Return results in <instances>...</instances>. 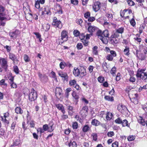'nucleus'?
Listing matches in <instances>:
<instances>
[{"mask_svg":"<svg viewBox=\"0 0 147 147\" xmlns=\"http://www.w3.org/2000/svg\"><path fill=\"white\" fill-rule=\"evenodd\" d=\"M96 35L103 43L105 44L107 43L108 40L107 37L108 38L109 36L107 30H105L102 32L101 30H98L96 33Z\"/></svg>","mask_w":147,"mask_h":147,"instance_id":"1","label":"nucleus"},{"mask_svg":"<svg viewBox=\"0 0 147 147\" xmlns=\"http://www.w3.org/2000/svg\"><path fill=\"white\" fill-rule=\"evenodd\" d=\"M61 38L59 37L58 38L57 41L59 45H61L68 40V36L67 32L65 30H63L61 33Z\"/></svg>","mask_w":147,"mask_h":147,"instance_id":"2","label":"nucleus"},{"mask_svg":"<svg viewBox=\"0 0 147 147\" xmlns=\"http://www.w3.org/2000/svg\"><path fill=\"white\" fill-rule=\"evenodd\" d=\"M144 70H138L136 74V76L138 78H140L143 80H145L147 78V74L143 72Z\"/></svg>","mask_w":147,"mask_h":147,"instance_id":"3","label":"nucleus"},{"mask_svg":"<svg viewBox=\"0 0 147 147\" xmlns=\"http://www.w3.org/2000/svg\"><path fill=\"white\" fill-rule=\"evenodd\" d=\"M37 97L36 92L33 89H32L31 92L29 95V98L30 100L31 101H34L36 99Z\"/></svg>","mask_w":147,"mask_h":147,"instance_id":"4","label":"nucleus"},{"mask_svg":"<svg viewBox=\"0 0 147 147\" xmlns=\"http://www.w3.org/2000/svg\"><path fill=\"white\" fill-rule=\"evenodd\" d=\"M52 25L59 29H61L62 27L61 22L59 20H58L56 17H54L53 18V21Z\"/></svg>","mask_w":147,"mask_h":147,"instance_id":"5","label":"nucleus"},{"mask_svg":"<svg viewBox=\"0 0 147 147\" xmlns=\"http://www.w3.org/2000/svg\"><path fill=\"white\" fill-rule=\"evenodd\" d=\"M4 7L1 5H0V22L5 20L6 19L4 16L5 14L4 12Z\"/></svg>","mask_w":147,"mask_h":147,"instance_id":"6","label":"nucleus"},{"mask_svg":"<svg viewBox=\"0 0 147 147\" xmlns=\"http://www.w3.org/2000/svg\"><path fill=\"white\" fill-rule=\"evenodd\" d=\"M119 42V38H117L113 36H111V43L115 46Z\"/></svg>","mask_w":147,"mask_h":147,"instance_id":"7","label":"nucleus"},{"mask_svg":"<svg viewBox=\"0 0 147 147\" xmlns=\"http://www.w3.org/2000/svg\"><path fill=\"white\" fill-rule=\"evenodd\" d=\"M101 4L100 2H95L93 5V8L94 10L96 12L98 11L100 8Z\"/></svg>","mask_w":147,"mask_h":147,"instance_id":"8","label":"nucleus"},{"mask_svg":"<svg viewBox=\"0 0 147 147\" xmlns=\"http://www.w3.org/2000/svg\"><path fill=\"white\" fill-rule=\"evenodd\" d=\"M138 96V94H135L133 95V97L131 98H130V100L131 102H133L135 104H137L138 103V102L137 99Z\"/></svg>","mask_w":147,"mask_h":147,"instance_id":"9","label":"nucleus"},{"mask_svg":"<svg viewBox=\"0 0 147 147\" xmlns=\"http://www.w3.org/2000/svg\"><path fill=\"white\" fill-rule=\"evenodd\" d=\"M27 123L28 124L29 123L30 127H34L35 125L34 121L33 120L30 121V118L28 114L27 115Z\"/></svg>","mask_w":147,"mask_h":147,"instance_id":"10","label":"nucleus"},{"mask_svg":"<svg viewBox=\"0 0 147 147\" xmlns=\"http://www.w3.org/2000/svg\"><path fill=\"white\" fill-rule=\"evenodd\" d=\"M38 76L41 81L43 82H46L47 81L48 77L45 75L39 73Z\"/></svg>","mask_w":147,"mask_h":147,"instance_id":"11","label":"nucleus"},{"mask_svg":"<svg viewBox=\"0 0 147 147\" xmlns=\"http://www.w3.org/2000/svg\"><path fill=\"white\" fill-rule=\"evenodd\" d=\"M18 33L19 31L18 30H16L13 32H10L9 34L11 37L12 38H16L17 36Z\"/></svg>","mask_w":147,"mask_h":147,"instance_id":"12","label":"nucleus"},{"mask_svg":"<svg viewBox=\"0 0 147 147\" xmlns=\"http://www.w3.org/2000/svg\"><path fill=\"white\" fill-rule=\"evenodd\" d=\"M58 74L59 76L64 79V80L67 81L68 77L66 73L63 72H59L58 73Z\"/></svg>","mask_w":147,"mask_h":147,"instance_id":"13","label":"nucleus"},{"mask_svg":"<svg viewBox=\"0 0 147 147\" xmlns=\"http://www.w3.org/2000/svg\"><path fill=\"white\" fill-rule=\"evenodd\" d=\"M121 113L123 115L126 116L128 115L129 113V111L126 107L125 106L123 107V108L121 110Z\"/></svg>","mask_w":147,"mask_h":147,"instance_id":"14","label":"nucleus"},{"mask_svg":"<svg viewBox=\"0 0 147 147\" xmlns=\"http://www.w3.org/2000/svg\"><path fill=\"white\" fill-rule=\"evenodd\" d=\"M56 107L59 110L61 111L63 114H64L65 111L64 110V108L62 105L61 104H58L56 105Z\"/></svg>","mask_w":147,"mask_h":147,"instance_id":"15","label":"nucleus"},{"mask_svg":"<svg viewBox=\"0 0 147 147\" xmlns=\"http://www.w3.org/2000/svg\"><path fill=\"white\" fill-rule=\"evenodd\" d=\"M42 28L43 30L45 32H47L50 28V25L48 23H47L43 25H42Z\"/></svg>","mask_w":147,"mask_h":147,"instance_id":"16","label":"nucleus"},{"mask_svg":"<svg viewBox=\"0 0 147 147\" xmlns=\"http://www.w3.org/2000/svg\"><path fill=\"white\" fill-rule=\"evenodd\" d=\"M140 51H143L145 54H147V47L145 46L141 45L139 46Z\"/></svg>","mask_w":147,"mask_h":147,"instance_id":"17","label":"nucleus"},{"mask_svg":"<svg viewBox=\"0 0 147 147\" xmlns=\"http://www.w3.org/2000/svg\"><path fill=\"white\" fill-rule=\"evenodd\" d=\"M138 51L137 50L136 51V55L138 57V59H140L141 60H144L145 57V55L144 54L141 53L139 55V56H138Z\"/></svg>","mask_w":147,"mask_h":147,"instance_id":"18","label":"nucleus"},{"mask_svg":"<svg viewBox=\"0 0 147 147\" xmlns=\"http://www.w3.org/2000/svg\"><path fill=\"white\" fill-rule=\"evenodd\" d=\"M42 13L46 14H51V12L49 7L47 6L44 8V10Z\"/></svg>","mask_w":147,"mask_h":147,"instance_id":"19","label":"nucleus"},{"mask_svg":"<svg viewBox=\"0 0 147 147\" xmlns=\"http://www.w3.org/2000/svg\"><path fill=\"white\" fill-rule=\"evenodd\" d=\"M96 27L94 26H89L88 28V30L89 32L92 33L94 32L95 30Z\"/></svg>","mask_w":147,"mask_h":147,"instance_id":"20","label":"nucleus"},{"mask_svg":"<svg viewBox=\"0 0 147 147\" xmlns=\"http://www.w3.org/2000/svg\"><path fill=\"white\" fill-rule=\"evenodd\" d=\"M91 123L92 125L96 126L99 125L100 124V122L96 119L92 120L91 122Z\"/></svg>","mask_w":147,"mask_h":147,"instance_id":"21","label":"nucleus"},{"mask_svg":"<svg viewBox=\"0 0 147 147\" xmlns=\"http://www.w3.org/2000/svg\"><path fill=\"white\" fill-rule=\"evenodd\" d=\"M73 73L75 76H78L80 73L79 69L77 68H76H76H74L73 71Z\"/></svg>","mask_w":147,"mask_h":147,"instance_id":"22","label":"nucleus"},{"mask_svg":"<svg viewBox=\"0 0 147 147\" xmlns=\"http://www.w3.org/2000/svg\"><path fill=\"white\" fill-rule=\"evenodd\" d=\"M61 89L59 88H57L55 90V94L56 96L61 95Z\"/></svg>","mask_w":147,"mask_h":147,"instance_id":"23","label":"nucleus"},{"mask_svg":"<svg viewBox=\"0 0 147 147\" xmlns=\"http://www.w3.org/2000/svg\"><path fill=\"white\" fill-rule=\"evenodd\" d=\"M90 129V127L88 125H85L82 128V131L85 132L88 131Z\"/></svg>","mask_w":147,"mask_h":147,"instance_id":"24","label":"nucleus"},{"mask_svg":"<svg viewBox=\"0 0 147 147\" xmlns=\"http://www.w3.org/2000/svg\"><path fill=\"white\" fill-rule=\"evenodd\" d=\"M15 112L17 114H22L23 113V111L21 108L19 107H17L15 109Z\"/></svg>","mask_w":147,"mask_h":147,"instance_id":"25","label":"nucleus"},{"mask_svg":"<svg viewBox=\"0 0 147 147\" xmlns=\"http://www.w3.org/2000/svg\"><path fill=\"white\" fill-rule=\"evenodd\" d=\"M124 28L123 27H121L116 30V32L120 34L121 36H122V34L123 32Z\"/></svg>","mask_w":147,"mask_h":147,"instance_id":"26","label":"nucleus"},{"mask_svg":"<svg viewBox=\"0 0 147 147\" xmlns=\"http://www.w3.org/2000/svg\"><path fill=\"white\" fill-rule=\"evenodd\" d=\"M9 58L13 60V62L15 60H16V57L15 55L12 53H10L9 54Z\"/></svg>","mask_w":147,"mask_h":147,"instance_id":"27","label":"nucleus"},{"mask_svg":"<svg viewBox=\"0 0 147 147\" xmlns=\"http://www.w3.org/2000/svg\"><path fill=\"white\" fill-rule=\"evenodd\" d=\"M112 117V113L108 112L106 114V118L107 120H109L111 119Z\"/></svg>","mask_w":147,"mask_h":147,"instance_id":"28","label":"nucleus"},{"mask_svg":"<svg viewBox=\"0 0 147 147\" xmlns=\"http://www.w3.org/2000/svg\"><path fill=\"white\" fill-rule=\"evenodd\" d=\"M68 146L69 147H77V144L74 141L72 142H71L69 143Z\"/></svg>","mask_w":147,"mask_h":147,"instance_id":"29","label":"nucleus"},{"mask_svg":"<svg viewBox=\"0 0 147 147\" xmlns=\"http://www.w3.org/2000/svg\"><path fill=\"white\" fill-rule=\"evenodd\" d=\"M129 51V48L127 47H126L125 49H124L123 51L124 54L127 55H129L130 54Z\"/></svg>","mask_w":147,"mask_h":147,"instance_id":"30","label":"nucleus"},{"mask_svg":"<svg viewBox=\"0 0 147 147\" xmlns=\"http://www.w3.org/2000/svg\"><path fill=\"white\" fill-rule=\"evenodd\" d=\"M122 124L123 127L127 126L129 127V125H128V122L127 120L125 119L122 121Z\"/></svg>","mask_w":147,"mask_h":147,"instance_id":"31","label":"nucleus"},{"mask_svg":"<svg viewBox=\"0 0 147 147\" xmlns=\"http://www.w3.org/2000/svg\"><path fill=\"white\" fill-rule=\"evenodd\" d=\"M69 83L70 86L74 87L76 84V82L75 80H70Z\"/></svg>","mask_w":147,"mask_h":147,"instance_id":"32","label":"nucleus"},{"mask_svg":"<svg viewBox=\"0 0 147 147\" xmlns=\"http://www.w3.org/2000/svg\"><path fill=\"white\" fill-rule=\"evenodd\" d=\"M53 123H51L49 124V126L48 131L50 132L52 131L54 129L53 128Z\"/></svg>","mask_w":147,"mask_h":147,"instance_id":"33","label":"nucleus"},{"mask_svg":"<svg viewBox=\"0 0 147 147\" xmlns=\"http://www.w3.org/2000/svg\"><path fill=\"white\" fill-rule=\"evenodd\" d=\"M98 47L97 46H94L92 49L93 53L94 54L97 55L98 53L97 51Z\"/></svg>","mask_w":147,"mask_h":147,"instance_id":"34","label":"nucleus"},{"mask_svg":"<svg viewBox=\"0 0 147 147\" xmlns=\"http://www.w3.org/2000/svg\"><path fill=\"white\" fill-rule=\"evenodd\" d=\"M105 98L106 100L109 101H113L114 100L113 97L110 96H105Z\"/></svg>","mask_w":147,"mask_h":147,"instance_id":"35","label":"nucleus"},{"mask_svg":"<svg viewBox=\"0 0 147 147\" xmlns=\"http://www.w3.org/2000/svg\"><path fill=\"white\" fill-rule=\"evenodd\" d=\"M116 71V68L114 67H113L111 71V73L113 76H115V72Z\"/></svg>","mask_w":147,"mask_h":147,"instance_id":"36","label":"nucleus"},{"mask_svg":"<svg viewBox=\"0 0 147 147\" xmlns=\"http://www.w3.org/2000/svg\"><path fill=\"white\" fill-rule=\"evenodd\" d=\"M0 63L1 64H6L7 61L5 58H2L0 59Z\"/></svg>","mask_w":147,"mask_h":147,"instance_id":"37","label":"nucleus"},{"mask_svg":"<svg viewBox=\"0 0 147 147\" xmlns=\"http://www.w3.org/2000/svg\"><path fill=\"white\" fill-rule=\"evenodd\" d=\"M13 70L14 72L17 74L19 73V69L17 66L15 65L13 67Z\"/></svg>","mask_w":147,"mask_h":147,"instance_id":"38","label":"nucleus"},{"mask_svg":"<svg viewBox=\"0 0 147 147\" xmlns=\"http://www.w3.org/2000/svg\"><path fill=\"white\" fill-rule=\"evenodd\" d=\"M135 138V136L133 135L130 136L127 138L128 140L129 141H131L134 140Z\"/></svg>","mask_w":147,"mask_h":147,"instance_id":"39","label":"nucleus"},{"mask_svg":"<svg viewBox=\"0 0 147 147\" xmlns=\"http://www.w3.org/2000/svg\"><path fill=\"white\" fill-rule=\"evenodd\" d=\"M81 41L85 46H86L88 45V41L87 40L82 39Z\"/></svg>","mask_w":147,"mask_h":147,"instance_id":"40","label":"nucleus"},{"mask_svg":"<svg viewBox=\"0 0 147 147\" xmlns=\"http://www.w3.org/2000/svg\"><path fill=\"white\" fill-rule=\"evenodd\" d=\"M104 78L102 76H100L98 78V81L100 83H102L104 81Z\"/></svg>","mask_w":147,"mask_h":147,"instance_id":"41","label":"nucleus"},{"mask_svg":"<svg viewBox=\"0 0 147 147\" xmlns=\"http://www.w3.org/2000/svg\"><path fill=\"white\" fill-rule=\"evenodd\" d=\"M140 118V121L139 122V123L143 126H144L146 123L147 125V124L145 123L144 120L142 117H141Z\"/></svg>","mask_w":147,"mask_h":147,"instance_id":"42","label":"nucleus"},{"mask_svg":"<svg viewBox=\"0 0 147 147\" xmlns=\"http://www.w3.org/2000/svg\"><path fill=\"white\" fill-rule=\"evenodd\" d=\"M86 71L85 70H82L80 73V76L81 77H83L86 75Z\"/></svg>","mask_w":147,"mask_h":147,"instance_id":"43","label":"nucleus"},{"mask_svg":"<svg viewBox=\"0 0 147 147\" xmlns=\"http://www.w3.org/2000/svg\"><path fill=\"white\" fill-rule=\"evenodd\" d=\"M112 36H113L117 38H119V37H121L120 34L116 32L114 33V35H112Z\"/></svg>","mask_w":147,"mask_h":147,"instance_id":"44","label":"nucleus"},{"mask_svg":"<svg viewBox=\"0 0 147 147\" xmlns=\"http://www.w3.org/2000/svg\"><path fill=\"white\" fill-rule=\"evenodd\" d=\"M127 1L128 4L130 6L134 5L135 4L134 2L132 0H128Z\"/></svg>","mask_w":147,"mask_h":147,"instance_id":"45","label":"nucleus"},{"mask_svg":"<svg viewBox=\"0 0 147 147\" xmlns=\"http://www.w3.org/2000/svg\"><path fill=\"white\" fill-rule=\"evenodd\" d=\"M130 23L133 26H134L136 25V22L134 19L133 18L130 21Z\"/></svg>","mask_w":147,"mask_h":147,"instance_id":"46","label":"nucleus"},{"mask_svg":"<svg viewBox=\"0 0 147 147\" xmlns=\"http://www.w3.org/2000/svg\"><path fill=\"white\" fill-rule=\"evenodd\" d=\"M40 3L38 1V0L36 1L35 4V7L37 9H39L40 8Z\"/></svg>","mask_w":147,"mask_h":147,"instance_id":"47","label":"nucleus"},{"mask_svg":"<svg viewBox=\"0 0 147 147\" xmlns=\"http://www.w3.org/2000/svg\"><path fill=\"white\" fill-rule=\"evenodd\" d=\"M83 47V46L82 43H78L76 46V47L78 50L81 49Z\"/></svg>","mask_w":147,"mask_h":147,"instance_id":"48","label":"nucleus"},{"mask_svg":"<svg viewBox=\"0 0 147 147\" xmlns=\"http://www.w3.org/2000/svg\"><path fill=\"white\" fill-rule=\"evenodd\" d=\"M93 138V140L94 141H96L97 140V135L96 133H92V134Z\"/></svg>","mask_w":147,"mask_h":147,"instance_id":"49","label":"nucleus"},{"mask_svg":"<svg viewBox=\"0 0 147 147\" xmlns=\"http://www.w3.org/2000/svg\"><path fill=\"white\" fill-rule=\"evenodd\" d=\"M122 121L120 118H118L115 120V122L116 123L119 124H121Z\"/></svg>","mask_w":147,"mask_h":147,"instance_id":"50","label":"nucleus"},{"mask_svg":"<svg viewBox=\"0 0 147 147\" xmlns=\"http://www.w3.org/2000/svg\"><path fill=\"white\" fill-rule=\"evenodd\" d=\"M73 34L75 36H77L79 35L80 32L78 30H75L73 32Z\"/></svg>","mask_w":147,"mask_h":147,"instance_id":"51","label":"nucleus"},{"mask_svg":"<svg viewBox=\"0 0 147 147\" xmlns=\"http://www.w3.org/2000/svg\"><path fill=\"white\" fill-rule=\"evenodd\" d=\"M20 143V140L19 139H17L13 142V146H16L18 145Z\"/></svg>","mask_w":147,"mask_h":147,"instance_id":"52","label":"nucleus"},{"mask_svg":"<svg viewBox=\"0 0 147 147\" xmlns=\"http://www.w3.org/2000/svg\"><path fill=\"white\" fill-rule=\"evenodd\" d=\"M72 95L75 98V99L76 100L78 99L79 97L78 95H77L76 92H73L72 94Z\"/></svg>","mask_w":147,"mask_h":147,"instance_id":"53","label":"nucleus"},{"mask_svg":"<svg viewBox=\"0 0 147 147\" xmlns=\"http://www.w3.org/2000/svg\"><path fill=\"white\" fill-rule=\"evenodd\" d=\"M107 59L109 61H111L113 58V57L111 55H108L107 57Z\"/></svg>","mask_w":147,"mask_h":147,"instance_id":"54","label":"nucleus"},{"mask_svg":"<svg viewBox=\"0 0 147 147\" xmlns=\"http://www.w3.org/2000/svg\"><path fill=\"white\" fill-rule=\"evenodd\" d=\"M111 55H112L113 57L116 56V52L112 50L110 51Z\"/></svg>","mask_w":147,"mask_h":147,"instance_id":"55","label":"nucleus"},{"mask_svg":"<svg viewBox=\"0 0 147 147\" xmlns=\"http://www.w3.org/2000/svg\"><path fill=\"white\" fill-rule=\"evenodd\" d=\"M72 127L74 129H76L78 127V123L76 122H75L73 123L72 125Z\"/></svg>","mask_w":147,"mask_h":147,"instance_id":"56","label":"nucleus"},{"mask_svg":"<svg viewBox=\"0 0 147 147\" xmlns=\"http://www.w3.org/2000/svg\"><path fill=\"white\" fill-rule=\"evenodd\" d=\"M24 59L26 62L29 61V60L28 56L26 55H24Z\"/></svg>","mask_w":147,"mask_h":147,"instance_id":"57","label":"nucleus"},{"mask_svg":"<svg viewBox=\"0 0 147 147\" xmlns=\"http://www.w3.org/2000/svg\"><path fill=\"white\" fill-rule=\"evenodd\" d=\"M118 143L117 142H115L112 144V147H118Z\"/></svg>","mask_w":147,"mask_h":147,"instance_id":"58","label":"nucleus"},{"mask_svg":"<svg viewBox=\"0 0 147 147\" xmlns=\"http://www.w3.org/2000/svg\"><path fill=\"white\" fill-rule=\"evenodd\" d=\"M124 105H123L121 104H119L117 107V109L120 112H121V110L123 108V107H124Z\"/></svg>","mask_w":147,"mask_h":147,"instance_id":"59","label":"nucleus"},{"mask_svg":"<svg viewBox=\"0 0 147 147\" xmlns=\"http://www.w3.org/2000/svg\"><path fill=\"white\" fill-rule=\"evenodd\" d=\"M114 135V133L113 131H110L107 134V135L109 137H112Z\"/></svg>","mask_w":147,"mask_h":147,"instance_id":"60","label":"nucleus"},{"mask_svg":"<svg viewBox=\"0 0 147 147\" xmlns=\"http://www.w3.org/2000/svg\"><path fill=\"white\" fill-rule=\"evenodd\" d=\"M71 2L74 5H77L78 3V1L77 0H71Z\"/></svg>","mask_w":147,"mask_h":147,"instance_id":"61","label":"nucleus"},{"mask_svg":"<svg viewBox=\"0 0 147 147\" xmlns=\"http://www.w3.org/2000/svg\"><path fill=\"white\" fill-rule=\"evenodd\" d=\"M43 128L45 131L48 130L49 126L47 124H45L43 125Z\"/></svg>","mask_w":147,"mask_h":147,"instance_id":"62","label":"nucleus"},{"mask_svg":"<svg viewBox=\"0 0 147 147\" xmlns=\"http://www.w3.org/2000/svg\"><path fill=\"white\" fill-rule=\"evenodd\" d=\"M136 79L134 77H131L129 79L130 82H134L136 81Z\"/></svg>","mask_w":147,"mask_h":147,"instance_id":"63","label":"nucleus"},{"mask_svg":"<svg viewBox=\"0 0 147 147\" xmlns=\"http://www.w3.org/2000/svg\"><path fill=\"white\" fill-rule=\"evenodd\" d=\"M4 48L7 49V51L8 52H9L11 50V47L9 46L6 45L4 47Z\"/></svg>","mask_w":147,"mask_h":147,"instance_id":"64","label":"nucleus"}]
</instances>
